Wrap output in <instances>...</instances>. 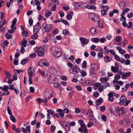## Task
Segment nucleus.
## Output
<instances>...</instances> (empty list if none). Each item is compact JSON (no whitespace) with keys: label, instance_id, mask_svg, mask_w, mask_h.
Returning a JSON list of instances; mask_svg holds the SVG:
<instances>
[{"label":"nucleus","instance_id":"obj_13","mask_svg":"<svg viewBox=\"0 0 133 133\" xmlns=\"http://www.w3.org/2000/svg\"><path fill=\"white\" fill-rule=\"evenodd\" d=\"M83 4L82 2H76L74 3V6L76 8H83Z\"/></svg>","mask_w":133,"mask_h":133},{"label":"nucleus","instance_id":"obj_6","mask_svg":"<svg viewBox=\"0 0 133 133\" xmlns=\"http://www.w3.org/2000/svg\"><path fill=\"white\" fill-rule=\"evenodd\" d=\"M101 15L102 16L105 15H107V10H108L109 8L107 6H104L101 5Z\"/></svg>","mask_w":133,"mask_h":133},{"label":"nucleus","instance_id":"obj_56","mask_svg":"<svg viewBox=\"0 0 133 133\" xmlns=\"http://www.w3.org/2000/svg\"><path fill=\"white\" fill-rule=\"evenodd\" d=\"M11 28L12 29L8 30V32L9 33L12 34L14 33V30H16V29H15V28H14V27H13L12 28Z\"/></svg>","mask_w":133,"mask_h":133},{"label":"nucleus","instance_id":"obj_58","mask_svg":"<svg viewBox=\"0 0 133 133\" xmlns=\"http://www.w3.org/2000/svg\"><path fill=\"white\" fill-rule=\"evenodd\" d=\"M76 88L77 90L78 91H80L82 89V88L81 87V86L80 85H78L76 86Z\"/></svg>","mask_w":133,"mask_h":133},{"label":"nucleus","instance_id":"obj_8","mask_svg":"<svg viewBox=\"0 0 133 133\" xmlns=\"http://www.w3.org/2000/svg\"><path fill=\"white\" fill-rule=\"evenodd\" d=\"M29 77H32L35 74V70L34 68L30 67L28 70Z\"/></svg>","mask_w":133,"mask_h":133},{"label":"nucleus","instance_id":"obj_9","mask_svg":"<svg viewBox=\"0 0 133 133\" xmlns=\"http://www.w3.org/2000/svg\"><path fill=\"white\" fill-rule=\"evenodd\" d=\"M119 73L122 76L121 78L123 79H125L126 78L129 77L131 74V72H126L124 73L123 72H120Z\"/></svg>","mask_w":133,"mask_h":133},{"label":"nucleus","instance_id":"obj_32","mask_svg":"<svg viewBox=\"0 0 133 133\" xmlns=\"http://www.w3.org/2000/svg\"><path fill=\"white\" fill-rule=\"evenodd\" d=\"M72 70L73 72H75L76 74L78 72L77 67L76 66L74 65V67H72Z\"/></svg>","mask_w":133,"mask_h":133},{"label":"nucleus","instance_id":"obj_33","mask_svg":"<svg viewBox=\"0 0 133 133\" xmlns=\"http://www.w3.org/2000/svg\"><path fill=\"white\" fill-rule=\"evenodd\" d=\"M105 61L106 62H108L110 61L111 60V58L109 56H107L105 57L104 58Z\"/></svg>","mask_w":133,"mask_h":133},{"label":"nucleus","instance_id":"obj_64","mask_svg":"<svg viewBox=\"0 0 133 133\" xmlns=\"http://www.w3.org/2000/svg\"><path fill=\"white\" fill-rule=\"evenodd\" d=\"M120 7L122 9H123L125 8V4L124 3H122L121 4L120 6Z\"/></svg>","mask_w":133,"mask_h":133},{"label":"nucleus","instance_id":"obj_10","mask_svg":"<svg viewBox=\"0 0 133 133\" xmlns=\"http://www.w3.org/2000/svg\"><path fill=\"white\" fill-rule=\"evenodd\" d=\"M81 127L78 129L79 131L82 132L83 131L84 133H88V130L87 128L86 125H81Z\"/></svg>","mask_w":133,"mask_h":133},{"label":"nucleus","instance_id":"obj_55","mask_svg":"<svg viewBox=\"0 0 133 133\" xmlns=\"http://www.w3.org/2000/svg\"><path fill=\"white\" fill-rule=\"evenodd\" d=\"M87 64V62L86 61H83V64L82 65V67L83 68H85L86 67V65Z\"/></svg>","mask_w":133,"mask_h":133},{"label":"nucleus","instance_id":"obj_17","mask_svg":"<svg viewBox=\"0 0 133 133\" xmlns=\"http://www.w3.org/2000/svg\"><path fill=\"white\" fill-rule=\"evenodd\" d=\"M92 70L93 71H96L98 69V67L97 64H92L91 65Z\"/></svg>","mask_w":133,"mask_h":133},{"label":"nucleus","instance_id":"obj_48","mask_svg":"<svg viewBox=\"0 0 133 133\" xmlns=\"http://www.w3.org/2000/svg\"><path fill=\"white\" fill-rule=\"evenodd\" d=\"M9 88L8 86L5 85L4 87L2 88V90L3 91H8L9 89Z\"/></svg>","mask_w":133,"mask_h":133},{"label":"nucleus","instance_id":"obj_5","mask_svg":"<svg viewBox=\"0 0 133 133\" xmlns=\"http://www.w3.org/2000/svg\"><path fill=\"white\" fill-rule=\"evenodd\" d=\"M38 55V56L40 57H42L44 56L45 52L44 50V49L42 48H38L35 51Z\"/></svg>","mask_w":133,"mask_h":133},{"label":"nucleus","instance_id":"obj_53","mask_svg":"<svg viewBox=\"0 0 133 133\" xmlns=\"http://www.w3.org/2000/svg\"><path fill=\"white\" fill-rule=\"evenodd\" d=\"M67 65L68 66L71 68L72 69V67H74V65L72 64L70 62H68L67 63Z\"/></svg>","mask_w":133,"mask_h":133},{"label":"nucleus","instance_id":"obj_11","mask_svg":"<svg viewBox=\"0 0 133 133\" xmlns=\"http://www.w3.org/2000/svg\"><path fill=\"white\" fill-rule=\"evenodd\" d=\"M79 39L82 43V45L83 46H84V44H87L88 43V39L84 37H80Z\"/></svg>","mask_w":133,"mask_h":133},{"label":"nucleus","instance_id":"obj_18","mask_svg":"<svg viewBox=\"0 0 133 133\" xmlns=\"http://www.w3.org/2000/svg\"><path fill=\"white\" fill-rule=\"evenodd\" d=\"M27 41H26L23 39L20 42V45L23 46L24 47H25L27 45Z\"/></svg>","mask_w":133,"mask_h":133},{"label":"nucleus","instance_id":"obj_49","mask_svg":"<svg viewBox=\"0 0 133 133\" xmlns=\"http://www.w3.org/2000/svg\"><path fill=\"white\" fill-rule=\"evenodd\" d=\"M52 12L51 11H49L48 12L45 13V16L48 17H49L51 14H52Z\"/></svg>","mask_w":133,"mask_h":133},{"label":"nucleus","instance_id":"obj_60","mask_svg":"<svg viewBox=\"0 0 133 133\" xmlns=\"http://www.w3.org/2000/svg\"><path fill=\"white\" fill-rule=\"evenodd\" d=\"M36 56V55L35 53L30 54L29 55L30 57L31 58H34Z\"/></svg>","mask_w":133,"mask_h":133},{"label":"nucleus","instance_id":"obj_16","mask_svg":"<svg viewBox=\"0 0 133 133\" xmlns=\"http://www.w3.org/2000/svg\"><path fill=\"white\" fill-rule=\"evenodd\" d=\"M120 108L118 107H117L115 109V111L116 113V114L119 117L122 116V115L120 112Z\"/></svg>","mask_w":133,"mask_h":133},{"label":"nucleus","instance_id":"obj_62","mask_svg":"<svg viewBox=\"0 0 133 133\" xmlns=\"http://www.w3.org/2000/svg\"><path fill=\"white\" fill-rule=\"evenodd\" d=\"M21 72H23V71L22 70H19L17 69H15L14 70V72L15 73L17 72L18 74H19Z\"/></svg>","mask_w":133,"mask_h":133},{"label":"nucleus","instance_id":"obj_59","mask_svg":"<svg viewBox=\"0 0 133 133\" xmlns=\"http://www.w3.org/2000/svg\"><path fill=\"white\" fill-rule=\"evenodd\" d=\"M10 118L11 120L14 122H16V119L12 115H10Z\"/></svg>","mask_w":133,"mask_h":133},{"label":"nucleus","instance_id":"obj_15","mask_svg":"<svg viewBox=\"0 0 133 133\" xmlns=\"http://www.w3.org/2000/svg\"><path fill=\"white\" fill-rule=\"evenodd\" d=\"M126 98L124 96H122L120 98V102L119 104L121 105H122L123 103V104L125 103L126 101Z\"/></svg>","mask_w":133,"mask_h":133},{"label":"nucleus","instance_id":"obj_61","mask_svg":"<svg viewBox=\"0 0 133 133\" xmlns=\"http://www.w3.org/2000/svg\"><path fill=\"white\" fill-rule=\"evenodd\" d=\"M93 95L96 97H97L99 96V94L97 91H95L94 92Z\"/></svg>","mask_w":133,"mask_h":133},{"label":"nucleus","instance_id":"obj_27","mask_svg":"<svg viewBox=\"0 0 133 133\" xmlns=\"http://www.w3.org/2000/svg\"><path fill=\"white\" fill-rule=\"evenodd\" d=\"M95 15L96 14L94 13H90L88 14V16L89 18L92 20L94 17H95Z\"/></svg>","mask_w":133,"mask_h":133},{"label":"nucleus","instance_id":"obj_20","mask_svg":"<svg viewBox=\"0 0 133 133\" xmlns=\"http://www.w3.org/2000/svg\"><path fill=\"white\" fill-rule=\"evenodd\" d=\"M90 32L92 34H94L97 32V30L94 27H92L90 30Z\"/></svg>","mask_w":133,"mask_h":133},{"label":"nucleus","instance_id":"obj_2","mask_svg":"<svg viewBox=\"0 0 133 133\" xmlns=\"http://www.w3.org/2000/svg\"><path fill=\"white\" fill-rule=\"evenodd\" d=\"M53 91L51 89H47L44 93V97L46 99H50L51 98L53 95Z\"/></svg>","mask_w":133,"mask_h":133},{"label":"nucleus","instance_id":"obj_42","mask_svg":"<svg viewBox=\"0 0 133 133\" xmlns=\"http://www.w3.org/2000/svg\"><path fill=\"white\" fill-rule=\"evenodd\" d=\"M63 33L65 35H69L70 33L66 29L64 30L63 31Z\"/></svg>","mask_w":133,"mask_h":133},{"label":"nucleus","instance_id":"obj_37","mask_svg":"<svg viewBox=\"0 0 133 133\" xmlns=\"http://www.w3.org/2000/svg\"><path fill=\"white\" fill-rule=\"evenodd\" d=\"M54 86L57 88L61 89V86L60 84L57 83H55L54 84Z\"/></svg>","mask_w":133,"mask_h":133},{"label":"nucleus","instance_id":"obj_30","mask_svg":"<svg viewBox=\"0 0 133 133\" xmlns=\"http://www.w3.org/2000/svg\"><path fill=\"white\" fill-rule=\"evenodd\" d=\"M99 16L97 14H96L95 15V17H94L92 20L95 22H96L98 21L99 19Z\"/></svg>","mask_w":133,"mask_h":133},{"label":"nucleus","instance_id":"obj_43","mask_svg":"<svg viewBox=\"0 0 133 133\" xmlns=\"http://www.w3.org/2000/svg\"><path fill=\"white\" fill-rule=\"evenodd\" d=\"M48 80L49 83H51L53 82L54 78L51 76H50L48 78Z\"/></svg>","mask_w":133,"mask_h":133},{"label":"nucleus","instance_id":"obj_52","mask_svg":"<svg viewBox=\"0 0 133 133\" xmlns=\"http://www.w3.org/2000/svg\"><path fill=\"white\" fill-rule=\"evenodd\" d=\"M106 37L107 39H108V40H110L112 38V36L110 34H108L107 35Z\"/></svg>","mask_w":133,"mask_h":133},{"label":"nucleus","instance_id":"obj_34","mask_svg":"<svg viewBox=\"0 0 133 133\" xmlns=\"http://www.w3.org/2000/svg\"><path fill=\"white\" fill-rule=\"evenodd\" d=\"M109 78L108 77H101L100 79V81L103 82H104L107 81L108 79Z\"/></svg>","mask_w":133,"mask_h":133},{"label":"nucleus","instance_id":"obj_50","mask_svg":"<svg viewBox=\"0 0 133 133\" xmlns=\"http://www.w3.org/2000/svg\"><path fill=\"white\" fill-rule=\"evenodd\" d=\"M108 52H109L113 55L114 56L115 55L116 53L112 49H111L110 50L108 51Z\"/></svg>","mask_w":133,"mask_h":133},{"label":"nucleus","instance_id":"obj_57","mask_svg":"<svg viewBox=\"0 0 133 133\" xmlns=\"http://www.w3.org/2000/svg\"><path fill=\"white\" fill-rule=\"evenodd\" d=\"M116 41L117 42H120L122 39L121 38L120 36H118L116 38Z\"/></svg>","mask_w":133,"mask_h":133},{"label":"nucleus","instance_id":"obj_46","mask_svg":"<svg viewBox=\"0 0 133 133\" xmlns=\"http://www.w3.org/2000/svg\"><path fill=\"white\" fill-rule=\"evenodd\" d=\"M28 61L27 59H23V60H22L21 62V64L23 65H24Z\"/></svg>","mask_w":133,"mask_h":133},{"label":"nucleus","instance_id":"obj_3","mask_svg":"<svg viewBox=\"0 0 133 133\" xmlns=\"http://www.w3.org/2000/svg\"><path fill=\"white\" fill-rule=\"evenodd\" d=\"M42 26L45 29V31L46 32H48L50 31L52 28L53 27V26L51 24H46V23H44L42 24Z\"/></svg>","mask_w":133,"mask_h":133},{"label":"nucleus","instance_id":"obj_63","mask_svg":"<svg viewBox=\"0 0 133 133\" xmlns=\"http://www.w3.org/2000/svg\"><path fill=\"white\" fill-rule=\"evenodd\" d=\"M81 112V111L79 108H76L75 109V112L76 114H79Z\"/></svg>","mask_w":133,"mask_h":133},{"label":"nucleus","instance_id":"obj_38","mask_svg":"<svg viewBox=\"0 0 133 133\" xmlns=\"http://www.w3.org/2000/svg\"><path fill=\"white\" fill-rule=\"evenodd\" d=\"M91 41L93 42L97 43L99 41V39L97 38H94L92 39Z\"/></svg>","mask_w":133,"mask_h":133},{"label":"nucleus","instance_id":"obj_47","mask_svg":"<svg viewBox=\"0 0 133 133\" xmlns=\"http://www.w3.org/2000/svg\"><path fill=\"white\" fill-rule=\"evenodd\" d=\"M80 73L83 76H85L87 75V74L85 71L83 70H81L80 71Z\"/></svg>","mask_w":133,"mask_h":133},{"label":"nucleus","instance_id":"obj_35","mask_svg":"<svg viewBox=\"0 0 133 133\" xmlns=\"http://www.w3.org/2000/svg\"><path fill=\"white\" fill-rule=\"evenodd\" d=\"M127 41L126 39H124L123 41L120 44L121 46L123 47L125 45H126L127 43Z\"/></svg>","mask_w":133,"mask_h":133},{"label":"nucleus","instance_id":"obj_7","mask_svg":"<svg viewBox=\"0 0 133 133\" xmlns=\"http://www.w3.org/2000/svg\"><path fill=\"white\" fill-rule=\"evenodd\" d=\"M97 124V122L95 119L94 117L93 116H90L89 117V122L87 125H95Z\"/></svg>","mask_w":133,"mask_h":133},{"label":"nucleus","instance_id":"obj_24","mask_svg":"<svg viewBox=\"0 0 133 133\" xmlns=\"http://www.w3.org/2000/svg\"><path fill=\"white\" fill-rule=\"evenodd\" d=\"M73 13L72 12H69L68 13V14L66 16V18L68 20H70L72 18Z\"/></svg>","mask_w":133,"mask_h":133},{"label":"nucleus","instance_id":"obj_28","mask_svg":"<svg viewBox=\"0 0 133 133\" xmlns=\"http://www.w3.org/2000/svg\"><path fill=\"white\" fill-rule=\"evenodd\" d=\"M98 118L99 119L100 118H102V119L104 121H106L107 120V117L106 116L104 115H100L99 116Z\"/></svg>","mask_w":133,"mask_h":133},{"label":"nucleus","instance_id":"obj_23","mask_svg":"<svg viewBox=\"0 0 133 133\" xmlns=\"http://www.w3.org/2000/svg\"><path fill=\"white\" fill-rule=\"evenodd\" d=\"M111 70L112 72H116L118 71L119 70V67H115L112 66L111 67Z\"/></svg>","mask_w":133,"mask_h":133},{"label":"nucleus","instance_id":"obj_25","mask_svg":"<svg viewBox=\"0 0 133 133\" xmlns=\"http://www.w3.org/2000/svg\"><path fill=\"white\" fill-rule=\"evenodd\" d=\"M83 112H87V114H88V113H89V115L91 116H92V111L90 109H89L88 110H86L85 109L83 110Z\"/></svg>","mask_w":133,"mask_h":133},{"label":"nucleus","instance_id":"obj_45","mask_svg":"<svg viewBox=\"0 0 133 133\" xmlns=\"http://www.w3.org/2000/svg\"><path fill=\"white\" fill-rule=\"evenodd\" d=\"M5 36L6 38L8 39L11 38L12 37V36L11 34H9L8 33L6 34Z\"/></svg>","mask_w":133,"mask_h":133},{"label":"nucleus","instance_id":"obj_41","mask_svg":"<svg viewBox=\"0 0 133 133\" xmlns=\"http://www.w3.org/2000/svg\"><path fill=\"white\" fill-rule=\"evenodd\" d=\"M120 111H121L122 113L121 114L122 115V116L123 115L126 113V112L125 111V109L123 107L120 108Z\"/></svg>","mask_w":133,"mask_h":133},{"label":"nucleus","instance_id":"obj_39","mask_svg":"<svg viewBox=\"0 0 133 133\" xmlns=\"http://www.w3.org/2000/svg\"><path fill=\"white\" fill-rule=\"evenodd\" d=\"M22 35L23 36H25L26 37H28L29 35V34L25 30H23V31Z\"/></svg>","mask_w":133,"mask_h":133},{"label":"nucleus","instance_id":"obj_4","mask_svg":"<svg viewBox=\"0 0 133 133\" xmlns=\"http://www.w3.org/2000/svg\"><path fill=\"white\" fill-rule=\"evenodd\" d=\"M103 86H102L101 84L98 82H96L94 84V85L93 88L95 90H96L98 88V91L100 92H101L104 89Z\"/></svg>","mask_w":133,"mask_h":133},{"label":"nucleus","instance_id":"obj_29","mask_svg":"<svg viewBox=\"0 0 133 133\" xmlns=\"http://www.w3.org/2000/svg\"><path fill=\"white\" fill-rule=\"evenodd\" d=\"M65 130L67 131H69L70 129V125H62Z\"/></svg>","mask_w":133,"mask_h":133},{"label":"nucleus","instance_id":"obj_26","mask_svg":"<svg viewBox=\"0 0 133 133\" xmlns=\"http://www.w3.org/2000/svg\"><path fill=\"white\" fill-rule=\"evenodd\" d=\"M17 19L16 18H14L13 19L12 21V25L11 26V28H12L13 27H14L15 28V29H16V27L14 26L16 24V22H17Z\"/></svg>","mask_w":133,"mask_h":133},{"label":"nucleus","instance_id":"obj_21","mask_svg":"<svg viewBox=\"0 0 133 133\" xmlns=\"http://www.w3.org/2000/svg\"><path fill=\"white\" fill-rule=\"evenodd\" d=\"M103 102V99L101 98H100L99 99L96 101V104L98 106L102 103Z\"/></svg>","mask_w":133,"mask_h":133},{"label":"nucleus","instance_id":"obj_36","mask_svg":"<svg viewBox=\"0 0 133 133\" xmlns=\"http://www.w3.org/2000/svg\"><path fill=\"white\" fill-rule=\"evenodd\" d=\"M129 10V9L126 8L125 9L123 10L122 12L121 13V16L124 15L128 12Z\"/></svg>","mask_w":133,"mask_h":133},{"label":"nucleus","instance_id":"obj_40","mask_svg":"<svg viewBox=\"0 0 133 133\" xmlns=\"http://www.w3.org/2000/svg\"><path fill=\"white\" fill-rule=\"evenodd\" d=\"M1 22L0 23V31L3 33L5 31V28L4 27L2 28V25L1 24Z\"/></svg>","mask_w":133,"mask_h":133},{"label":"nucleus","instance_id":"obj_31","mask_svg":"<svg viewBox=\"0 0 133 133\" xmlns=\"http://www.w3.org/2000/svg\"><path fill=\"white\" fill-rule=\"evenodd\" d=\"M34 33V34L31 36V38L33 39H37L38 37L37 34V33L35 32V33Z\"/></svg>","mask_w":133,"mask_h":133},{"label":"nucleus","instance_id":"obj_51","mask_svg":"<svg viewBox=\"0 0 133 133\" xmlns=\"http://www.w3.org/2000/svg\"><path fill=\"white\" fill-rule=\"evenodd\" d=\"M106 41V38L104 37L100 39H99V41H100L101 43H103Z\"/></svg>","mask_w":133,"mask_h":133},{"label":"nucleus","instance_id":"obj_22","mask_svg":"<svg viewBox=\"0 0 133 133\" xmlns=\"http://www.w3.org/2000/svg\"><path fill=\"white\" fill-rule=\"evenodd\" d=\"M124 124L130 125L132 124V121L131 119H124Z\"/></svg>","mask_w":133,"mask_h":133},{"label":"nucleus","instance_id":"obj_12","mask_svg":"<svg viewBox=\"0 0 133 133\" xmlns=\"http://www.w3.org/2000/svg\"><path fill=\"white\" fill-rule=\"evenodd\" d=\"M40 28L41 27L39 26V22H38L34 27L33 33H37L39 31Z\"/></svg>","mask_w":133,"mask_h":133},{"label":"nucleus","instance_id":"obj_44","mask_svg":"<svg viewBox=\"0 0 133 133\" xmlns=\"http://www.w3.org/2000/svg\"><path fill=\"white\" fill-rule=\"evenodd\" d=\"M47 112L50 113L51 115L53 117L54 115L55 114V112L54 111H52L51 110H47Z\"/></svg>","mask_w":133,"mask_h":133},{"label":"nucleus","instance_id":"obj_1","mask_svg":"<svg viewBox=\"0 0 133 133\" xmlns=\"http://www.w3.org/2000/svg\"><path fill=\"white\" fill-rule=\"evenodd\" d=\"M52 50L53 54L56 57H58L61 56V52L60 51V49L57 47H53Z\"/></svg>","mask_w":133,"mask_h":133},{"label":"nucleus","instance_id":"obj_14","mask_svg":"<svg viewBox=\"0 0 133 133\" xmlns=\"http://www.w3.org/2000/svg\"><path fill=\"white\" fill-rule=\"evenodd\" d=\"M44 59H43L41 60L39 63V65L41 66H42V65L44 66H49V64L48 62H43L44 61Z\"/></svg>","mask_w":133,"mask_h":133},{"label":"nucleus","instance_id":"obj_54","mask_svg":"<svg viewBox=\"0 0 133 133\" xmlns=\"http://www.w3.org/2000/svg\"><path fill=\"white\" fill-rule=\"evenodd\" d=\"M35 89L34 87H31L30 88V91L31 92L34 93L35 91Z\"/></svg>","mask_w":133,"mask_h":133},{"label":"nucleus","instance_id":"obj_19","mask_svg":"<svg viewBox=\"0 0 133 133\" xmlns=\"http://www.w3.org/2000/svg\"><path fill=\"white\" fill-rule=\"evenodd\" d=\"M116 48L120 54H123L125 53V51L124 50L122 49V48L119 46H117L116 47Z\"/></svg>","mask_w":133,"mask_h":133}]
</instances>
